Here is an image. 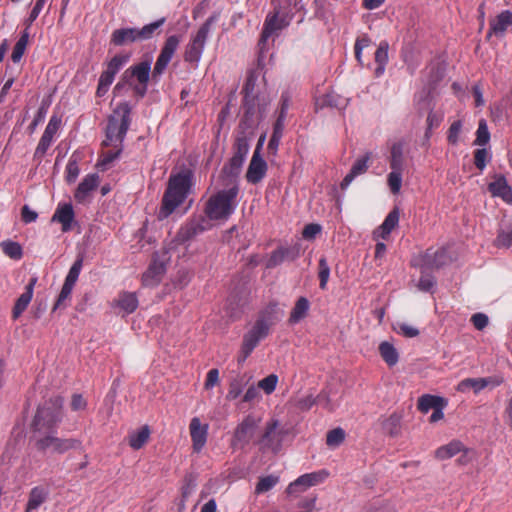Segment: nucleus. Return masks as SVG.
Instances as JSON below:
<instances>
[{
  "mask_svg": "<svg viewBox=\"0 0 512 512\" xmlns=\"http://www.w3.org/2000/svg\"><path fill=\"white\" fill-rule=\"evenodd\" d=\"M238 193V185L232 184L212 195L205 206L206 217L212 221H227L238 205Z\"/></svg>",
  "mask_w": 512,
  "mask_h": 512,
  "instance_id": "nucleus-1",
  "label": "nucleus"
},
{
  "mask_svg": "<svg viewBox=\"0 0 512 512\" xmlns=\"http://www.w3.org/2000/svg\"><path fill=\"white\" fill-rule=\"evenodd\" d=\"M189 189V177L179 173L169 180L167 190L162 199V205L158 213L160 220L167 218L181 205L187 197Z\"/></svg>",
  "mask_w": 512,
  "mask_h": 512,
  "instance_id": "nucleus-2",
  "label": "nucleus"
},
{
  "mask_svg": "<svg viewBox=\"0 0 512 512\" xmlns=\"http://www.w3.org/2000/svg\"><path fill=\"white\" fill-rule=\"evenodd\" d=\"M130 125V106L122 102L116 106L108 119L106 128V140L104 145L119 143L122 144Z\"/></svg>",
  "mask_w": 512,
  "mask_h": 512,
  "instance_id": "nucleus-3",
  "label": "nucleus"
},
{
  "mask_svg": "<svg viewBox=\"0 0 512 512\" xmlns=\"http://www.w3.org/2000/svg\"><path fill=\"white\" fill-rule=\"evenodd\" d=\"M275 13L266 18L263 32L260 39V44L264 45L265 42L274 36H277L281 30L286 28L292 19L290 13V0H274Z\"/></svg>",
  "mask_w": 512,
  "mask_h": 512,
  "instance_id": "nucleus-4",
  "label": "nucleus"
},
{
  "mask_svg": "<svg viewBox=\"0 0 512 512\" xmlns=\"http://www.w3.org/2000/svg\"><path fill=\"white\" fill-rule=\"evenodd\" d=\"M62 406V398L55 397L40 407L33 421L35 431L37 433L54 431L53 428L61 420Z\"/></svg>",
  "mask_w": 512,
  "mask_h": 512,
  "instance_id": "nucleus-5",
  "label": "nucleus"
},
{
  "mask_svg": "<svg viewBox=\"0 0 512 512\" xmlns=\"http://www.w3.org/2000/svg\"><path fill=\"white\" fill-rule=\"evenodd\" d=\"M165 23V18H160L155 22L147 24L142 28H122L116 29L111 35V43L115 46H123L136 41L151 39L155 32Z\"/></svg>",
  "mask_w": 512,
  "mask_h": 512,
  "instance_id": "nucleus-6",
  "label": "nucleus"
},
{
  "mask_svg": "<svg viewBox=\"0 0 512 512\" xmlns=\"http://www.w3.org/2000/svg\"><path fill=\"white\" fill-rule=\"evenodd\" d=\"M212 24L213 18H208L200 26L196 34L191 36L190 42L185 49V61L190 63H198L200 61Z\"/></svg>",
  "mask_w": 512,
  "mask_h": 512,
  "instance_id": "nucleus-7",
  "label": "nucleus"
},
{
  "mask_svg": "<svg viewBox=\"0 0 512 512\" xmlns=\"http://www.w3.org/2000/svg\"><path fill=\"white\" fill-rule=\"evenodd\" d=\"M269 329L270 323L267 320L259 319L256 321L254 326L244 335L241 347L242 357L239 359L240 362L247 359L260 340L268 335Z\"/></svg>",
  "mask_w": 512,
  "mask_h": 512,
  "instance_id": "nucleus-8",
  "label": "nucleus"
},
{
  "mask_svg": "<svg viewBox=\"0 0 512 512\" xmlns=\"http://www.w3.org/2000/svg\"><path fill=\"white\" fill-rule=\"evenodd\" d=\"M36 445L42 451L51 450L56 453H64L80 446L76 439H62L55 436V431L39 433Z\"/></svg>",
  "mask_w": 512,
  "mask_h": 512,
  "instance_id": "nucleus-9",
  "label": "nucleus"
},
{
  "mask_svg": "<svg viewBox=\"0 0 512 512\" xmlns=\"http://www.w3.org/2000/svg\"><path fill=\"white\" fill-rule=\"evenodd\" d=\"M179 43L180 38L176 35L169 36L166 39L154 65L153 76H160L163 74L169 62L171 61L175 51L177 50Z\"/></svg>",
  "mask_w": 512,
  "mask_h": 512,
  "instance_id": "nucleus-10",
  "label": "nucleus"
},
{
  "mask_svg": "<svg viewBox=\"0 0 512 512\" xmlns=\"http://www.w3.org/2000/svg\"><path fill=\"white\" fill-rule=\"evenodd\" d=\"M209 219L203 216H196L186 222L178 231L177 237L180 241H188L200 233L210 229Z\"/></svg>",
  "mask_w": 512,
  "mask_h": 512,
  "instance_id": "nucleus-11",
  "label": "nucleus"
},
{
  "mask_svg": "<svg viewBox=\"0 0 512 512\" xmlns=\"http://www.w3.org/2000/svg\"><path fill=\"white\" fill-rule=\"evenodd\" d=\"M447 261L446 249L434 251L427 250L424 254L413 260L414 266L420 267L423 271L443 266Z\"/></svg>",
  "mask_w": 512,
  "mask_h": 512,
  "instance_id": "nucleus-12",
  "label": "nucleus"
},
{
  "mask_svg": "<svg viewBox=\"0 0 512 512\" xmlns=\"http://www.w3.org/2000/svg\"><path fill=\"white\" fill-rule=\"evenodd\" d=\"M326 475L327 474L325 472H314L301 475L295 481L288 485L286 491L290 495L300 494L306 491L309 487L321 483L326 477Z\"/></svg>",
  "mask_w": 512,
  "mask_h": 512,
  "instance_id": "nucleus-13",
  "label": "nucleus"
},
{
  "mask_svg": "<svg viewBox=\"0 0 512 512\" xmlns=\"http://www.w3.org/2000/svg\"><path fill=\"white\" fill-rule=\"evenodd\" d=\"M209 426L202 423L198 417H193L189 424V432L192 440V448L195 452H200L206 442Z\"/></svg>",
  "mask_w": 512,
  "mask_h": 512,
  "instance_id": "nucleus-14",
  "label": "nucleus"
},
{
  "mask_svg": "<svg viewBox=\"0 0 512 512\" xmlns=\"http://www.w3.org/2000/svg\"><path fill=\"white\" fill-rule=\"evenodd\" d=\"M151 72V63L149 61L141 62L137 65L131 66L125 71V75L135 77L138 85L135 86V91L143 96L147 90V83Z\"/></svg>",
  "mask_w": 512,
  "mask_h": 512,
  "instance_id": "nucleus-15",
  "label": "nucleus"
},
{
  "mask_svg": "<svg viewBox=\"0 0 512 512\" xmlns=\"http://www.w3.org/2000/svg\"><path fill=\"white\" fill-rule=\"evenodd\" d=\"M61 124V119L57 116H52L44 130V133L35 150V157H42L47 152L48 148L53 142L54 136L57 134Z\"/></svg>",
  "mask_w": 512,
  "mask_h": 512,
  "instance_id": "nucleus-16",
  "label": "nucleus"
},
{
  "mask_svg": "<svg viewBox=\"0 0 512 512\" xmlns=\"http://www.w3.org/2000/svg\"><path fill=\"white\" fill-rule=\"evenodd\" d=\"M502 383V379L487 377V378H466L460 381L456 387L458 392L466 393L473 390L474 393H479L487 386L491 385L496 387Z\"/></svg>",
  "mask_w": 512,
  "mask_h": 512,
  "instance_id": "nucleus-17",
  "label": "nucleus"
},
{
  "mask_svg": "<svg viewBox=\"0 0 512 512\" xmlns=\"http://www.w3.org/2000/svg\"><path fill=\"white\" fill-rule=\"evenodd\" d=\"M100 179L98 174H88L79 183L74 198L78 203H85L90 200L91 193L98 187Z\"/></svg>",
  "mask_w": 512,
  "mask_h": 512,
  "instance_id": "nucleus-18",
  "label": "nucleus"
},
{
  "mask_svg": "<svg viewBox=\"0 0 512 512\" xmlns=\"http://www.w3.org/2000/svg\"><path fill=\"white\" fill-rule=\"evenodd\" d=\"M267 168V163L261 157L260 153L254 151L246 173L247 181L252 184L260 182L265 177Z\"/></svg>",
  "mask_w": 512,
  "mask_h": 512,
  "instance_id": "nucleus-19",
  "label": "nucleus"
},
{
  "mask_svg": "<svg viewBox=\"0 0 512 512\" xmlns=\"http://www.w3.org/2000/svg\"><path fill=\"white\" fill-rule=\"evenodd\" d=\"M488 189L492 196L499 197L506 203L512 202V189L503 175H495Z\"/></svg>",
  "mask_w": 512,
  "mask_h": 512,
  "instance_id": "nucleus-20",
  "label": "nucleus"
},
{
  "mask_svg": "<svg viewBox=\"0 0 512 512\" xmlns=\"http://www.w3.org/2000/svg\"><path fill=\"white\" fill-rule=\"evenodd\" d=\"M244 159L243 155L235 154L230 160L229 165L223 167V184L225 186H232V184L238 185L237 176L240 172Z\"/></svg>",
  "mask_w": 512,
  "mask_h": 512,
  "instance_id": "nucleus-21",
  "label": "nucleus"
},
{
  "mask_svg": "<svg viewBox=\"0 0 512 512\" xmlns=\"http://www.w3.org/2000/svg\"><path fill=\"white\" fill-rule=\"evenodd\" d=\"M370 155L367 153L364 156L358 158L351 167L350 172L342 180L340 187L345 190L353 182V180L368 170Z\"/></svg>",
  "mask_w": 512,
  "mask_h": 512,
  "instance_id": "nucleus-22",
  "label": "nucleus"
},
{
  "mask_svg": "<svg viewBox=\"0 0 512 512\" xmlns=\"http://www.w3.org/2000/svg\"><path fill=\"white\" fill-rule=\"evenodd\" d=\"M50 490L47 486L39 485L31 489L25 512L37 510L49 497Z\"/></svg>",
  "mask_w": 512,
  "mask_h": 512,
  "instance_id": "nucleus-23",
  "label": "nucleus"
},
{
  "mask_svg": "<svg viewBox=\"0 0 512 512\" xmlns=\"http://www.w3.org/2000/svg\"><path fill=\"white\" fill-rule=\"evenodd\" d=\"M74 220V211L70 203L59 204L52 216L53 222H58L62 225V231L67 232L71 229Z\"/></svg>",
  "mask_w": 512,
  "mask_h": 512,
  "instance_id": "nucleus-24",
  "label": "nucleus"
},
{
  "mask_svg": "<svg viewBox=\"0 0 512 512\" xmlns=\"http://www.w3.org/2000/svg\"><path fill=\"white\" fill-rule=\"evenodd\" d=\"M254 429V421L250 418L245 419L236 428L232 445L236 447L238 445L242 446L244 444H247L253 437Z\"/></svg>",
  "mask_w": 512,
  "mask_h": 512,
  "instance_id": "nucleus-25",
  "label": "nucleus"
},
{
  "mask_svg": "<svg viewBox=\"0 0 512 512\" xmlns=\"http://www.w3.org/2000/svg\"><path fill=\"white\" fill-rule=\"evenodd\" d=\"M137 295L133 292H122L114 300V306L118 309L119 313L131 314L138 307Z\"/></svg>",
  "mask_w": 512,
  "mask_h": 512,
  "instance_id": "nucleus-26",
  "label": "nucleus"
},
{
  "mask_svg": "<svg viewBox=\"0 0 512 512\" xmlns=\"http://www.w3.org/2000/svg\"><path fill=\"white\" fill-rule=\"evenodd\" d=\"M165 270L164 263L154 260L142 276L143 284L145 286L157 285L161 281Z\"/></svg>",
  "mask_w": 512,
  "mask_h": 512,
  "instance_id": "nucleus-27",
  "label": "nucleus"
},
{
  "mask_svg": "<svg viewBox=\"0 0 512 512\" xmlns=\"http://www.w3.org/2000/svg\"><path fill=\"white\" fill-rule=\"evenodd\" d=\"M36 281V278H32L29 284L26 286L25 292L22 293L17 299L12 311L14 319H17L26 310L29 303L31 302Z\"/></svg>",
  "mask_w": 512,
  "mask_h": 512,
  "instance_id": "nucleus-28",
  "label": "nucleus"
},
{
  "mask_svg": "<svg viewBox=\"0 0 512 512\" xmlns=\"http://www.w3.org/2000/svg\"><path fill=\"white\" fill-rule=\"evenodd\" d=\"M511 25L512 13L508 10L503 11L490 22L489 35L495 34L496 36H503Z\"/></svg>",
  "mask_w": 512,
  "mask_h": 512,
  "instance_id": "nucleus-29",
  "label": "nucleus"
},
{
  "mask_svg": "<svg viewBox=\"0 0 512 512\" xmlns=\"http://www.w3.org/2000/svg\"><path fill=\"white\" fill-rule=\"evenodd\" d=\"M399 222V211L397 209L392 210L385 218L382 225L374 231L373 235L375 239H386L391 231L398 225Z\"/></svg>",
  "mask_w": 512,
  "mask_h": 512,
  "instance_id": "nucleus-30",
  "label": "nucleus"
},
{
  "mask_svg": "<svg viewBox=\"0 0 512 512\" xmlns=\"http://www.w3.org/2000/svg\"><path fill=\"white\" fill-rule=\"evenodd\" d=\"M447 404V400L443 397L425 394L418 400V409L423 413H427L430 409L446 407Z\"/></svg>",
  "mask_w": 512,
  "mask_h": 512,
  "instance_id": "nucleus-31",
  "label": "nucleus"
},
{
  "mask_svg": "<svg viewBox=\"0 0 512 512\" xmlns=\"http://www.w3.org/2000/svg\"><path fill=\"white\" fill-rule=\"evenodd\" d=\"M309 308H310V303H309L308 299L305 297H300L296 301L295 306L293 307V309L290 313L289 322L292 324H296V323L300 322L302 319H304L306 317V315L309 311Z\"/></svg>",
  "mask_w": 512,
  "mask_h": 512,
  "instance_id": "nucleus-32",
  "label": "nucleus"
},
{
  "mask_svg": "<svg viewBox=\"0 0 512 512\" xmlns=\"http://www.w3.org/2000/svg\"><path fill=\"white\" fill-rule=\"evenodd\" d=\"M463 450V444L460 441H452L447 445L439 447L435 451V457L439 460H446Z\"/></svg>",
  "mask_w": 512,
  "mask_h": 512,
  "instance_id": "nucleus-33",
  "label": "nucleus"
},
{
  "mask_svg": "<svg viewBox=\"0 0 512 512\" xmlns=\"http://www.w3.org/2000/svg\"><path fill=\"white\" fill-rule=\"evenodd\" d=\"M388 47L387 42H381L375 52V62L377 63L375 75L377 77L381 76L385 71V66L388 62Z\"/></svg>",
  "mask_w": 512,
  "mask_h": 512,
  "instance_id": "nucleus-34",
  "label": "nucleus"
},
{
  "mask_svg": "<svg viewBox=\"0 0 512 512\" xmlns=\"http://www.w3.org/2000/svg\"><path fill=\"white\" fill-rule=\"evenodd\" d=\"M379 352L382 359L389 365L394 366L399 360L396 348L389 342L384 341L379 345Z\"/></svg>",
  "mask_w": 512,
  "mask_h": 512,
  "instance_id": "nucleus-35",
  "label": "nucleus"
},
{
  "mask_svg": "<svg viewBox=\"0 0 512 512\" xmlns=\"http://www.w3.org/2000/svg\"><path fill=\"white\" fill-rule=\"evenodd\" d=\"M149 436L150 430L147 426H144L129 436V445L133 449L138 450L148 441Z\"/></svg>",
  "mask_w": 512,
  "mask_h": 512,
  "instance_id": "nucleus-36",
  "label": "nucleus"
},
{
  "mask_svg": "<svg viewBox=\"0 0 512 512\" xmlns=\"http://www.w3.org/2000/svg\"><path fill=\"white\" fill-rule=\"evenodd\" d=\"M28 40L29 32L27 31V29H25L19 40L16 42L11 54V59L14 63H17L21 60L28 45Z\"/></svg>",
  "mask_w": 512,
  "mask_h": 512,
  "instance_id": "nucleus-37",
  "label": "nucleus"
},
{
  "mask_svg": "<svg viewBox=\"0 0 512 512\" xmlns=\"http://www.w3.org/2000/svg\"><path fill=\"white\" fill-rule=\"evenodd\" d=\"M277 426H278V422L277 421H272L271 423H269L266 427V431H265V434L263 436V443L264 445L272 448L273 450H276L278 449V444H274V440L276 439L277 441H279V437L277 435Z\"/></svg>",
  "mask_w": 512,
  "mask_h": 512,
  "instance_id": "nucleus-38",
  "label": "nucleus"
},
{
  "mask_svg": "<svg viewBox=\"0 0 512 512\" xmlns=\"http://www.w3.org/2000/svg\"><path fill=\"white\" fill-rule=\"evenodd\" d=\"M107 146H113L114 150L107 151L103 154L99 165L105 169L110 163L117 159L122 151V144L112 143Z\"/></svg>",
  "mask_w": 512,
  "mask_h": 512,
  "instance_id": "nucleus-39",
  "label": "nucleus"
},
{
  "mask_svg": "<svg viewBox=\"0 0 512 512\" xmlns=\"http://www.w3.org/2000/svg\"><path fill=\"white\" fill-rule=\"evenodd\" d=\"M402 172L403 170H391L387 176V183L393 194L400 192L402 186Z\"/></svg>",
  "mask_w": 512,
  "mask_h": 512,
  "instance_id": "nucleus-40",
  "label": "nucleus"
},
{
  "mask_svg": "<svg viewBox=\"0 0 512 512\" xmlns=\"http://www.w3.org/2000/svg\"><path fill=\"white\" fill-rule=\"evenodd\" d=\"M390 168L391 170H404L403 153L398 145H394L391 149Z\"/></svg>",
  "mask_w": 512,
  "mask_h": 512,
  "instance_id": "nucleus-41",
  "label": "nucleus"
},
{
  "mask_svg": "<svg viewBox=\"0 0 512 512\" xmlns=\"http://www.w3.org/2000/svg\"><path fill=\"white\" fill-rule=\"evenodd\" d=\"M401 418L397 414L390 415L383 422V429L391 436H395L400 431Z\"/></svg>",
  "mask_w": 512,
  "mask_h": 512,
  "instance_id": "nucleus-42",
  "label": "nucleus"
},
{
  "mask_svg": "<svg viewBox=\"0 0 512 512\" xmlns=\"http://www.w3.org/2000/svg\"><path fill=\"white\" fill-rule=\"evenodd\" d=\"M317 403V396L315 397L312 393L303 394L298 396L295 400V406L301 411H307L311 409Z\"/></svg>",
  "mask_w": 512,
  "mask_h": 512,
  "instance_id": "nucleus-43",
  "label": "nucleus"
},
{
  "mask_svg": "<svg viewBox=\"0 0 512 512\" xmlns=\"http://www.w3.org/2000/svg\"><path fill=\"white\" fill-rule=\"evenodd\" d=\"M279 482V477L269 475L259 480L256 485L255 492L257 494L265 493L271 490Z\"/></svg>",
  "mask_w": 512,
  "mask_h": 512,
  "instance_id": "nucleus-44",
  "label": "nucleus"
},
{
  "mask_svg": "<svg viewBox=\"0 0 512 512\" xmlns=\"http://www.w3.org/2000/svg\"><path fill=\"white\" fill-rule=\"evenodd\" d=\"M490 140V133L488 130L487 123L484 119H481L478 124V129L476 131V139L475 144L482 146L489 142Z\"/></svg>",
  "mask_w": 512,
  "mask_h": 512,
  "instance_id": "nucleus-45",
  "label": "nucleus"
},
{
  "mask_svg": "<svg viewBox=\"0 0 512 512\" xmlns=\"http://www.w3.org/2000/svg\"><path fill=\"white\" fill-rule=\"evenodd\" d=\"M82 266H83V259H82V257H80L71 266V268L65 278L64 283L74 286L78 280Z\"/></svg>",
  "mask_w": 512,
  "mask_h": 512,
  "instance_id": "nucleus-46",
  "label": "nucleus"
},
{
  "mask_svg": "<svg viewBox=\"0 0 512 512\" xmlns=\"http://www.w3.org/2000/svg\"><path fill=\"white\" fill-rule=\"evenodd\" d=\"M345 439V432L341 428H336L328 432L327 438H326V444L331 447L335 448L338 447Z\"/></svg>",
  "mask_w": 512,
  "mask_h": 512,
  "instance_id": "nucleus-47",
  "label": "nucleus"
},
{
  "mask_svg": "<svg viewBox=\"0 0 512 512\" xmlns=\"http://www.w3.org/2000/svg\"><path fill=\"white\" fill-rule=\"evenodd\" d=\"M3 252L12 259H20L22 256L21 246L12 241H5L1 244Z\"/></svg>",
  "mask_w": 512,
  "mask_h": 512,
  "instance_id": "nucleus-48",
  "label": "nucleus"
},
{
  "mask_svg": "<svg viewBox=\"0 0 512 512\" xmlns=\"http://www.w3.org/2000/svg\"><path fill=\"white\" fill-rule=\"evenodd\" d=\"M128 59L127 55H116L109 61L105 70L116 75Z\"/></svg>",
  "mask_w": 512,
  "mask_h": 512,
  "instance_id": "nucleus-49",
  "label": "nucleus"
},
{
  "mask_svg": "<svg viewBox=\"0 0 512 512\" xmlns=\"http://www.w3.org/2000/svg\"><path fill=\"white\" fill-rule=\"evenodd\" d=\"M277 383L278 376L270 374L258 382V388L262 389L266 394H271L276 389Z\"/></svg>",
  "mask_w": 512,
  "mask_h": 512,
  "instance_id": "nucleus-50",
  "label": "nucleus"
},
{
  "mask_svg": "<svg viewBox=\"0 0 512 512\" xmlns=\"http://www.w3.org/2000/svg\"><path fill=\"white\" fill-rule=\"evenodd\" d=\"M461 131H462V121L461 120L454 121L448 130V135H447L448 142L452 145H457L459 142V139H460Z\"/></svg>",
  "mask_w": 512,
  "mask_h": 512,
  "instance_id": "nucleus-51",
  "label": "nucleus"
},
{
  "mask_svg": "<svg viewBox=\"0 0 512 512\" xmlns=\"http://www.w3.org/2000/svg\"><path fill=\"white\" fill-rule=\"evenodd\" d=\"M320 288L325 289L330 276V267L325 258L319 260Z\"/></svg>",
  "mask_w": 512,
  "mask_h": 512,
  "instance_id": "nucleus-52",
  "label": "nucleus"
},
{
  "mask_svg": "<svg viewBox=\"0 0 512 512\" xmlns=\"http://www.w3.org/2000/svg\"><path fill=\"white\" fill-rule=\"evenodd\" d=\"M80 169L77 160L73 157L70 158L66 166V180L68 183H73L77 179Z\"/></svg>",
  "mask_w": 512,
  "mask_h": 512,
  "instance_id": "nucleus-53",
  "label": "nucleus"
},
{
  "mask_svg": "<svg viewBox=\"0 0 512 512\" xmlns=\"http://www.w3.org/2000/svg\"><path fill=\"white\" fill-rule=\"evenodd\" d=\"M289 253L288 248H279L272 252L269 260H268V267H275L282 263L286 259V255Z\"/></svg>",
  "mask_w": 512,
  "mask_h": 512,
  "instance_id": "nucleus-54",
  "label": "nucleus"
},
{
  "mask_svg": "<svg viewBox=\"0 0 512 512\" xmlns=\"http://www.w3.org/2000/svg\"><path fill=\"white\" fill-rule=\"evenodd\" d=\"M489 160H490V154L487 151V149L482 148V149H477L475 151L474 164L478 169L483 170Z\"/></svg>",
  "mask_w": 512,
  "mask_h": 512,
  "instance_id": "nucleus-55",
  "label": "nucleus"
},
{
  "mask_svg": "<svg viewBox=\"0 0 512 512\" xmlns=\"http://www.w3.org/2000/svg\"><path fill=\"white\" fill-rule=\"evenodd\" d=\"M395 331L408 338L416 337L419 334L417 328L407 323H397L395 326Z\"/></svg>",
  "mask_w": 512,
  "mask_h": 512,
  "instance_id": "nucleus-56",
  "label": "nucleus"
},
{
  "mask_svg": "<svg viewBox=\"0 0 512 512\" xmlns=\"http://www.w3.org/2000/svg\"><path fill=\"white\" fill-rule=\"evenodd\" d=\"M317 403H320L323 406V408L329 412L334 411L337 407V405L331 401L330 394L326 390H322L317 395Z\"/></svg>",
  "mask_w": 512,
  "mask_h": 512,
  "instance_id": "nucleus-57",
  "label": "nucleus"
},
{
  "mask_svg": "<svg viewBox=\"0 0 512 512\" xmlns=\"http://www.w3.org/2000/svg\"><path fill=\"white\" fill-rule=\"evenodd\" d=\"M242 392H243V383H242V381L239 380V379H234L233 381H231V383L229 385V390H228V393H227L226 397L229 400H234L237 397H239Z\"/></svg>",
  "mask_w": 512,
  "mask_h": 512,
  "instance_id": "nucleus-58",
  "label": "nucleus"
},
{
  "mask_svg": "<svg viewBox=\"0 0 512 512\" xmlns=\"http://www.w3.org/2000/svg\"><path fill=\"white\" fill-rule=\"evenodd\" d=\"M443 119H444L443 112L430 111L428 116H427L428 130H432L434 128H437L441 124Z\"/></svg>",
  "mask_w": 512,
  "mask_h": 512,
  "instance_id": "nucleus-59",
  "label": "nucleus"
},
{
  "mask_svg": "<svg viewBox=\"0 0 512 512\" xmlns=\"http://www.w3.org/2000/svg\"><path fill=\"white\" fill-rule=\"evenodd\" d=\"M73 287L74 286L66 284V283L63 284L53 310H56L57 308L61 307L63 305L64 301L70 297Z\"/></svg>",
  "mask_w": 512,
  "mask_h": 512,
  "instance_id": "nucleus-60",
  "label": "nucleus"
},
{
  "mask_svg": "<svg viewBox=\"0 0 512 512\" xmlns=\"http://www.w3.org/2000/svg\"><path fill=\"white\" fill-rule=\"evenodd\" d=\"M496 245L506 248L512 246V229L500 232L496 239Z\"/></svg>",
  "mask_w": 512,
  "mask_h": 512,
  "instance_id": "nucleus-61",
  "label": "nucleus"
},
{
  "mask_svg": "<svg viewBox=\"0 0 512 512\" xmlns=\"http://www.w3.org/2000/svg\"><path fill=\"white\" fill-rule=\"evenodd\" d=\"M257 81V76L254 73H251L246 80L244 91L245 97H254L255 96V85Z\"/></svg>",
  "mask_w": 512,
  "mask_h": 512,
  "instance_id": "nucleus-62",
  "label": "nucleus"
},
{
  "mask_svg": "<svg viewBox=\"0 0 512 512\" xmlns=\"http://www.w3.org/2000/svg\"><path fill=\"white\" fill-rule=\"evenodd\" d=\"M361 512H396V510L388 504H383V505L370 504V505L363 507Z\"/></svg>",
  "mask_w": 512,
  "mask_h": 512,
  "instance_id": "nucleus-63",
  "label": "nucleus"
},
{
  "mask_svg": "<svg viewBox=\"0 0 512 512\" xmlns=\"http://www.w3.org/2000/svg\"><path fill=\"white\" fill-rule=\"evenodd\" d=\"M321 232V226L319 224H308L303 229L302 235L305 239H313L317 234Z\"/></svg>",
  "mask_w": 512,
  "mask_h": 512,
  "instance_id": "nucleus-64",
  "label": "nucleus"
}]
</instances>
